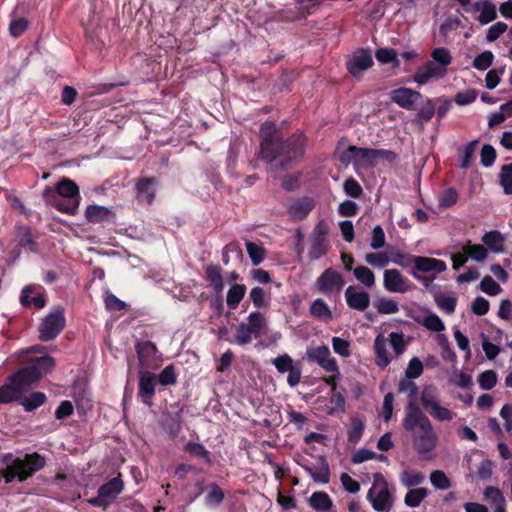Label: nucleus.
Returning a JSON list of instances; mask_svg holds the SVG:
<instances>
[{
	"instance_id": "obj_20",
	"label": "nucleus",
	"mask_w": 512,
	"mask_h": 512,
	"mask_svg": "<svg viewBox=\"0 0 512 512\" xmlns=\"http://www.w3.org/2000/svg\"><path fill=\"white\" fill-rule=\"evenodd\" d=\"M157 378L155 374L150 372H141L139 377V391L138 395L142 398V401L151 405V398L155 393V386Z\"/></svg>"
},
{
	"instance_id": "obj_10",
	"label": "nucleus",
	"mask_w": 512,
	"mask_h": 512,
	"mask_svg": "<svg viewBox=\"0 0 512 512\" xmlns=\"http://www.w3.org/2000/svg\"><path fill=\"white\" fill-rule=\"evenodd\" d=\"M65 323L64 310L61 307L53 308L39 324V339L44 342L55 339L64 329Z\"/></svg>"
},
{
	"instance_id": "obj_49",
	"label": "nucleus",
	"mask_w": 512,
	"mask_h": 512,
	"mask_svg": "<svg viewBox=\"0 0 512 512\" xmlns=\"http://www.w3.org/2000/svg\"><path fill=\"white\" fill-rule=\"evenodd\" d=\"M417 256H413L410 254H403L401 252H393L391 253L390 261L403 268H413L415 265V260Z\"/></svg>"
},
{
	"instance_id": "obj_64",
	"label": "nucleus",
	"mask_w": 512,
	"mask_h": 512,
	"mask_svg": "<svg viewBox=\"0 0 512 512\" xmlns=\"http://www.w3.org/2000/svg\"><path fill=\"white\" fill-rule=\"evenodd\" d=\"M332 348L335 353L342 357H349L351 354L349 341L340 337L332 338Z\"/></svg>"
},
{
	"instance_id": "obj_19",
	"label": "nucleus",
	"mask_w": 512,
	"mask_h": 512,
	"mask_svg": "<svg viewBox=\"0 0 512 512\" xmlns=\"http://www.w3.org/2000/svg\"><path fill=\"white\" fill-rule=\"evenodd\" d=\"M372 64L373 59L371 54L366 50H360L349 59L347 69L354 77H359L364 71L369 69Z\"/></svg>"
},
{
	"instance_id": "obj_33",
	"label": "nucleus",
	"mask_w": 512,
	"mask_h": 512,
	"mask_svg": "<svg viewBox=\"0 0 512 512\" xmlns=\"http://www.w3.org/2000/svg\"><path fill=\"white\" fill-rule=\"evenodd\" d=\"M428 496V490L424 487L410 489L405 497L404 503L411 508L418 507L421 502Z\"/></svg>"
},
{
	"instance_id": "obj_42",
	"label": "nucleus",
	"mask_w": 512,
	"mask_h": 512,
	"mask_svg": "<svg viewBox=\"0 0 512 512\" xmlns=\"http://www.w3.org/2000/svg\"><path fill=\"white\" fill-rule=\"evenodd\" d=\"M461 26L462 22L459 18L449 16L439 26V34L444 41H447L449 35Z\"/></svg>"
},
{
	"instance_id": "obj_31",
	"label": "nucleus",
	"mask_w": 512,
	"mask_h": 512,
	"mask_svg": "<svg viewBox=\"0 0 512 512\" xmlns=\"http://www.w3.org/2000/svg\"><path fill=\"white\" fill-rule=\"evenodd\" d=\"M205 274L214 290L221 293L224 288L221 268L218 265L209 264L205 268Z\"/></svg>"
},
{
	"instance_id": "obj_25",
	"label": "nucleus",
	"mask_w": 512,
	"mask_h": 512,
	"mask_svg": "<svg viewBox=\"0 0 512 512\" xmlns=\"http://www.w3.org/2000/svg\"><path fill=\"white\" fill-rule=\"evenodd\" d=\"M41 378L40 373L30 364L18 371L12 378L13 383L20 388V390L27 385H30Z\"/></svg>"
},
{
	"instance_id": "obj_16",
	"label": "nucleus",
	"mask_w": 512,
	"mask_h": 512,
	"mask_svg": "<svg viewBox=\"0 0 512 512\" xmlns=\"http://www.w3.org/2000/svg\"><path fill=\"white\" fill-rule=\"evenodd\" d=\"M136 351L141 366L145 368H156L160 364V355L156 346L150 341L138 342Z\"/></svg>"
},
{
	"instance_id": "obj_60",
	"label": "nucleus",
	"mask_w": 512,
	"mask_h": 512,
	"mask_svg": "<svg viewBox=\"0 0 512 512\" xmlns=\"http://www.w3.org/2000/svg\"><path fill=\"white\" fill-rule=\"evenodd\" d=\"M480 289L490 296L498 295L502 291L501 286L489 275L481 280Z\"/></svg>"
},
{
	"instance_id": "obj_29",
	"label": "nucleus",
	"mask_w": 512,
	"mask_h": 512,
	"mask_svg": "<svg viewBox=\"0 0 512 512\" xmlns=\"http://www.w3.org/2000/svg\"><path fill=\"white\" fill-rule=\"evenodd\" d=\"M254 334V338L260 337L267 329V321L259 311L251 312L245 322Z\"/></svg>"
},
{
	"instance_id": "obj_28",
	"label": "nucleus",
	"mask_w": 512,
	"mask_h": 512,
	"mask_svg": "<svg viewBox=\"0 0 512 512\" xmlns=\"http://www.w3.org/2000/svg\"><path fill=\"white\" fill-rule=\"evenodd\" d=\"M482 242L494 253L504 251L505 237L498 230L486 232L482 237Z\"/></svg>"
},
{
	"instance_id": "obj_55",
	"label": "nucleus",
	"mask_w": 512,
	"mask_h": 512,
	"mask_svg": "<svg viewBox=\"0 0 512 512\" xmlns=\"http://www.w3.org/2000/svg\"><path fill=\"white\" fill-rule=\"evenodd\" d=\"M20 396V388L14 385H4L0 387V404L9 403Z\"/></svg>"
},
{
	"instance_id": "obj_30",
	"label": "nucleus",
	"mask_w": 512,
	"mask_h": 512,
	"mask_svg": "<svg viewBox=\"0 0 512 512\" xmlns=\"http://www.w3.org/2000/svg\"><path fill=\"white\" fill-rule=\"evenodd\" d=\"M309 505L318 512H327L333 503L327 493L314 492L309 498Z\"/></svg>"
},
{
	"instance_id": "obj_26",
	"label": "nucleus",
	"mask_w": 512,
	"mask_h": 512,
	"mask_svg": "<svg viewBox=\"0 0 512 512\" xmlns=\"http://www.w3.org/2000/svg\"><path fill=\"white\" fill-rule=\"evenodd\" d=\"M85 217L88 222L100 223L103 221H109L113 217V213L104 206L89 205L86 208Z\"/></svg>"
},
{
	"instance_id": "obj_5",
	"label": "nucleus",
	"mask_w": 512,
	"mask_h": 512,
	"mask_svg": "<svg viewBox=\"0 0 512 512\" xmlns=\"http://www.w3.org/2000/svg\"><path fill=\"white\" fill-rule=\"evenodd\" d=\"M380 159L392 162L396 159V154L391 150L361 148L352 145L340 155L342 163L346 165L353 163L355 167L374 166Z\"/></svg>"
},
{
	"instance_id": "obj_40",
	"label": "nucleus",
	"mask_w": 512,
	"mask_h": 512,
	"mask_svg": "<svg viewBox=\"0 0 512 512\" xmlns=\"http://www.w3.org/2000/svg\"><path fill=\"white\" fill-rule=\"evenodd\" d=\"M311 314L319 319L330 320L332 319V312L325 301L321 298H318L313 301L310 306Z\"/></svg>"
},
{
	"instance_id": "obj_12",
	"label": "nucleus",
	"mask_w": 512,
	"mask_h": 512,
	"mask_svg": "<svg viewBox=\"0 0 512 512\" xmlns=\"http://www.w3.org/2000/svg\"><path fill=\"white\" fill-rule=\"evenodd\" d=\"M343 276L332 268L326 269L315 281V288L327 297L338 295L344 287Z\"/></svg>"
},
{
	"instance_id": "obj_59",
	"label": "nucleus",
	"mask_w": 512,
	"mask_h": 512,
	"mask_svg": "<svg viewBox=\"0 0 512 512\" xmlns=\"http://www.w3.org/2000/svg\"><path fill=\"white\" fill-rule=\"evenodd\" d=\"M483 495L484 498L488 500L493 507L506 502L501 490L494 486H488L484 490Z\"/></svg>"
},
{
	"instance_id": "obj_41",
	"label": "nucleus",
	"mask_w": 512,
	"mask_h": 512,
	"mask_svg": "<svg viewBox=\"0 0 512 512\" xmlns=\"http://www.w3.org/2000/svg\"><path fill=\"white\" fill-rule=\"evenodd\" d=\"M437 306L447 314H452L455 311L457 304V297L455 294H439L435 297Z\"/></svg>"
},
{
	"instance_id": "obj_57",
	"label": "nucleus",
	"mask_w": 512,
	"mask_h": 512,
	"mask_svg": "<svg viewBox=\"0 0 512 512\" xmlns=\"http://www.w3.org/2000/svg\"><path fill=\"white\" fill-rule=\"evenodd\" d=\"M425 328L433 332H441L445 329L443 321L435 313L427 314L422 321Z\"/></svg>"
},
{
	"instance_id": "obj_38",
	"label": "nucleus",
	"mask_w": 512,
	"mask_h": 512,
	"mask_svg": "<svg viewBox=\"0 0 512 512\" xmlns=\"http://www.w3.org/2000/svg\"><path fill=\"white\" fill-rule=\"evenodd\" d=\"M208 494L205 497L206 505L210 507H218L224 500V491L215 483L207 486Z\"/></svg>"
},
{
	"instance_id": "obj_13",
	"label": "nucleus",
	"mask_w": 512,
	"mask_h": 512,
	"mask_svg": "<svg viewBox=\"0 0 512 512\" xmlns=\"http://www.w3.org/2000/svg\"><path fill=\"white\" fill-rule=\"evenodd\" d=\"M383 286L391 293H407L414 288L413 283L404 277L398 269L384 271Z\"/></svg>"
},
{
	"instance_id": "obj_7",
	"label": "nucleus",
	"mask_w": 512,
	"mask_h": 512,
	"mask_svg": "<svg viewBox=\"0 0 512 512\" xmlns=\"http://www.w3.org/2000/svg\"><path fill=\"white\" fill-rule=\"evenodd\" d=\"M367 499L377 512H388L394 502L389 484L381 473L373 475V484L367 493Z\"/></svg>"
},
{
	"instance_id": "obj_45",
	"label": "nucleus",
	"mask_w": 512,
	"mask_h": 512,
	"mask_svg": "<svg viewBox=\"0 0 512 512\" xmlns=\"http://www.w3.org/2000/svg\"><path fill=\"white\" fill-rule=\"evenodd\" d=\"M365 262L374 268H384L391 261L390 257L385 252L367 253L365 255Z\"/></svg>"
},
{
	"instance_id": "obj_47",
	"label": "nucleus",
	"mask_w": 512,
	"mask_h": 512,
	"mask_svg": "<svg viewBox=\"0 0 512 512\" xmlns=\"http://www.w3.org/2000/svg\"><path fill=\"white\" fill-rule=\"evenodd\" d=\"M375 307L380 314H395L399 311L396 301L390 298H379L375 302Z\"/></svg>"
},
{
	"instance_id": "obj_37",
	"label": "nucleus",
	"mask_w": 512,
	"mask_h": 512,
	"mask_svg": "<svg viewBox=\"0 0 512 512\" xmlns=\"http://www.w3.org/2000/svg\"><path fill=\"white\" fill-rule=\"evenodd\" d=\"M246 293V287L243 284H234L232 287L228 290L227 293V306L230 309H235Z\"/></svg>"
},
{
	"instance_id": "obj_6",
	"label": "nucleus",
	"mask_w": 512,
	"mask_h": 512,
	"mask_svg": "<svg viewBox=\"0 0 512 512\" xmlns=\"http://www.w3.org/2000/svg\"><path fill=\"white\" fill-rule=\"evenodd\" d=\"M44 465L45 459L39 454H27L23 459H14L3 472V477L7 483L15 478H18L19 481H24L34 472L42 469Z\"/></svg>"
},
{
	"instance_id": "obj_14",
	"label": "nucleus",
	"mask_w": 512,
	"mask_h": 512,
	"mask_svg": "<svg viewBox=\"0 0 512 512\" xmlns=\"http://www.w3.org/2000/svg\"><path fill=\"white\" fill-rule=\"evenodd\" d=\"M306 355L309 362L318 364L326 372H337L338 364L326 345L308 348Z\"/></svg>"
},
{
	"instance_id": "obj_22",
	"label": "nucleus",
	"mask_w": 512,
	"mask_h": 512,
	"mask_svg": "<svg viewBox=\"0 0 512 512\" xmlns=\"http://www.w3.org/2000/svg\"><path fill=\"white\" fill-rule=\"evenodd\" d=\"M375 363L381 369L386 368L392 361V356L388 351V340L383 334L376 336L374 340Z\"/></svg>"
},
{
	"instance_id": "obj_17",
	"label": "nucleus",
	"mask_w": 512,
	"mask_h": 512,
	"mask_svg": "<svg viewBox=\"0 0 512 512\" xmlns=\"http://www.w3.org/2000/svg\"><path fill=\"white\" fill-rule=\"evenodd\" d=\"M328 250V242L326 239V231L324 226L319 223L314 228L311 235V246L309 249V258L317 260L326 254Z\"/></svg>"
},
{
	"instance_id": "obj_21",
	"label": "nucleus",
	"mask_w": 512,
	"mask_h": 512,
	"mask_svg": "<svg viewBox=\"0 0 512 512\" xmlns=\"http://www.w3.org/2000/svg\"><path fill=\"white\" fill-rule=\"evenodd\" d=\"M20 303L24 307L35 306L41 309L45 306L46 302L41 293L40 286H25L21 291Z\"/></svg>"
},
{
	"instance_id": "obj_63",
	"label": "nucleus",
	"mask_w": 512,
	"mask_h": 512,
	"mask_svg": "<svg viewBox=\"0 0 512 512\" xmlns=\"http://www.w3.org/2000/svg\"><path fill=\"white\" fill-rule=\"evenodd\" d=\"M423 373V364L417 357H413L408 364L405 371V376L408 379H416Z\"/></svg>"
},
{
	"instance_id": "obj_9",
	"label": "nucleus",
	"mask_w": 512,
	"mask_h": 512,
	"mask_svg": "<svg viewBox=\"0 0 512 512\" xmlns=\"http://www.w3.org/2000/svg\"><path fill=\"white\" fill-rule=\"evenodd\" d=\"M446 269L447 265L442 260L417 256L415 265L409 273L424 286L428 287L434 281L436 275L446 271Z\"/></svg>"
},
{
	"instance_id": "obj_32",
	"label": "nucleus",
	"mask_w": 512,
	"mask_h": 512,
	"mask_svg": "<svg viewBox=\"0 0 512 512\" xmlns=\"http://www.w3.org/2000/svg\"><path fill=\"white\" fill-rule=\"evenodd\" d=\"M354 277L366 288H372L375 285V274L366 266H357L353 269Z\"/></svg>"
},
{
	"instance_id": "obj_2",
	"label": "nucleus",
	"mask_w": 512,
	"mask_h": 512,
	"mask_svg": "<svg viewBox=\"0 0 512 512\" xmlns=\"http://www.w3.org/2000/svg\"><path fill=\"white\" fill-rule=\"evenodd\" d=\"M403 427L412 433L413 447L425 459H430L431 452L436 448L438 437L433 430L429 418L416 403L409 402L406 406Z\"/></svg>"
},
{
	"instance_id": "obj_24",
	"label": "nucleus",
	"mask_w": 512,
	"mask_h": 512,
	"mask_svg": "<svg viewBox=\"0 0 512 512\" xmlns=\"http://www.w3.org/2000/svg\"><path fill=\"white\" fill-rule=\"evenodd\" d=\"M155 178H142L136 184V195L138 200L151 204L155 198Z\"/></svg>"
},
{
	"instance_id": "obj_23",
	"label": "nucleus",
	"mask_w": 512,
	"mask_h": 512,
	"mask_svg": "<svg viewBox=\"0 0 512 512\" xmlns=\"http://www.w3.org/2000/svg\"><path fill=\"white\" fill-rule=\"evenodd\" d=\"M473 12H479L477 20L482 24H488L497 18L496 6L488 0H479L471 8Z\"/></svg>"
},
{
	"instance_id": "obj_50",
	"label": "nucleus",
	"mask_w": 512,
	"mask_h": 512,
	"mask_svg": "<svg viewBox=\"0 0 512 512\" xmlns=\"http://www.w3.org/2000/svg\"><path fill=\"white\" fill-rule=\"evenodd\" d=\"M431 484L439 490H447L451 487V481L441 470H435L430 474Z\"/></svg>"
},
{
	"instance_id": "obj_44",
	"label": "nucleus",
	"mask_w": 512,
	"mask_h": 512,
	"mask_svg": "<svg viewBox=\"0 0 512 512\" xmlns=\"http://www.w3.org/2000/svg\"><path fill=\"white\" fill-rule=\"evenodd\" d=\"M364 431V422L359 417H354L351 419V424L348 429V441L350 443H357Z\"/></svg>"
},
{
	"instance_id": "obj_61",
	"label": "nucleus",
	"mask_w": 512,
	"mask_h": 512,
	"mask_svg": "<svg viewBox=\"0 0 512 512\" xmlns=\"http://www.w3.org/2000/svg\"><path fill=\"white\" fill-rule=\"evenodd\" d=\"M398 391L400 393H407L410 397L409 402L415 403L417 394H418V388L417 385L411 381V379H401L398 384Z\"/></svg>"
},
{
	"instance_id": "obj_46",
	"label": "nucleus",
	"mask_w": 512,
	"mask_h": 512,
	"mask_svg": "<svg viewBox=\"0 0 512 512\" xmlns=\"http://www.w3.org/2000/svg\"><path fill=\"white\" fill-rule=\"evenodd\" d=\"M45 401L46 395L43 392H34L22 401V405L26 411L30 412L43 405Z\"/></svg>"
},
{
	"instance_id": "obj_56",
	"label": "nucleus",
	"mask_w": 512,
	"mask_h": 512,
	"mask_svg": "<svg viewBox=\"0 0 512 512\" xmlns=\"http://www.w3.org/2000/svg\"><path fill=\"white\" fill-rule=\"evenodd\" d=\"M185 450L191 455L210 463V453L204 445L195 442H188L185 446Z\"/></svg>"
},
{
	"instance_id": "obj_8",
	"label": "nucleus",
	"mask_w": 512,
	"mask_h": 512,
	"mask_svg": "<svg viewBox=\"0 0 512 512\" xmlns=\"http://www.w3.org/2000/svg\"><path fill=\"white\" fill-rule=\"evenodd\" d=\"M420 402L423 409L436 421H452L455 413L447 407L440 404V396L434 385L423 387Z\"/></svg>"
},
{
	"instance_id": "obj_51",
	"label": "nucleus",
	"mask_w": 512,
	"mask_h": 512,
	"mask_svg": "<svg viewBox=\"0 0 512 512\" xmlns=\"http://www.w3.org/2000/svg\"><path fill=\"white\" fill-rule=\"evenodd\" d=\"M253 337L254 334L245 322H242L238 325L235 333V342L238 345L243 346L249 344Z\"/></svg>"
},
{
	"instance_id": "obj_3",
	"label": "nucleus",
	"mask_w": 512,
	"mask_h": 512,
	"mask_svg": "<svg viewBox=\"0 0 512 512\" xmlns=\"http://www.w3.org/2000/svg\"><path fill=\"white\" fill-rule=\"evenodd\" d=\"M43 198L59 211L74 215L79 207V188L72 180L63 179L55 189L46 188L43 191Z\"/></svg>"
},
{
	"instance_id": "obj_39",
	"label": "nucleus",
	"mask_w": 512,
	"mask_h": 512,
	"mask_svg": "<svg viewBox=\"0 0 512 512\" xmlns=\"http://www.w3.org/2000/svg\"><path fill=\"white\" fill-rule=\"evenodd\" d=\"M462 250L464 253H467L471 259L477 262H483L488 256V251L484 246L480 244L472 245L471 241H468L466 245H463Z\"/></svg>"
},
{
	"instance_id": "obj_52",
	"label": "nucleus",
	"mask_w": 512,
	"mask_h": 512,
	"mask_svg": "<svg viewBox=\"0 0 512 512\" xmlns=\"http://www.w3.org/2000/svg\"><path fill=\"white\" fill-rule=\"evenodd\" d=\"M246 249L254 265H259L264 260L265 250L262 245L248 241L246 242Z\"/></svg>"
},
{
	"instance_id": "obj_1",
	"label": "nucleus",
	"mask_w": 512,
	"mask_h": 512,
	"mask_svg": "<svg viewBox=\"0 0 512 512\" xmlns=\"http://www.w3.org/2000/svg\"><path fill=\"white\" fill-rule=\"evenodd\" d=\"M260 157L267 163L285 168L291 161L301 158L305 151V137L293 135L286 141L278 136V129L272 122H265L260 128Z\"/></svg>"
},
{
	"instance_id": "obj_53",
	"label": "nucleus",
	"mask_w": 512,
	"mask_h": 512,
	"mask_svg": "<svg viewBox=\"0 0 512 512\" xmlns=\"http://www.w3.org/2000/svg\"><path fill=\"white\" fill-rule=\"evenodd\" d=\"M478 383L482 390H491L497 384V374L494 370H486L478 376Z\"/></svg>"
},
{
	"instance_id": "obj_34",
	"label": "nucleus",
	"mask_w": 512,
	"mask_h": 512,
	"mask_svg": "<svg viewBox=\"0 0 512 512\" xmlns=\"http://www.w3.org/2000/svg\"><path fill=\"white\" fill-rule=\"evenodd\" d=\"M478 140L467 143L463 148L458 150L460 168L467 169L471 166L473 154L476 151Z\"/></svg>"
},
{
	"instance_id": "obj_62",
	"label": "nucleus",
	"mask_w": 512,
	"mask_h": 512,
	"mask_svg": "<svg viewBox=\"0 0 512 512\" xmlns=\"http://www.w3.org/2000/svg\"><path fill=\"white\" fill-rule=\"evenodd\" d=\"M273 365L279 373H286L294 367L293 359L288 354L280 355L272 360Z\"/></svg>"
},
{
	"instance_id": "obj_15",
	"label": "nucleus",
	"mask_w": 512,
	"mask_h": 512,
	"mask_svg": "<svg viewBox=\"0 0 512 512\" xmlns=\"http://www.w3.org/2000/svg\"><path fill=\"white\" fill-rule=\"evenodd\" d=\"M345 301L349 308L365 311L370 305V294L356 286L350 285L345 289Z\"/></svg>"
},
{
	"instance_id": "obj_4",
	"label": "nucleus",
	"mask_w": 512,
	"mask_h": 512,
	"mask_svg": "<svg viewBox=\"0 0 512 512\" xmlns=\"http://www.w3.org/2000/svg\"><path fill=\"white\" fill-rule=\"evenodd\" d=\"M432 60L427 61L418 68L413 80L419 85H425L432 80L444 77L447 67L452 63L451 52L445 47L434 48L431 52Z\"/></svg>"
},
{
	"instance_id": "obj_36",
	"label": "nucleus",
	"mask_w": 512,
	"mask_h": 512,
	"mask_svg": "<svg viewBox=\"0 0 512 512\" xmlns=\"http://www.w3.org/2000/svg\"><path fill=\"white\" fill-rule=\"evenodd\" d=\"M305 471L312 477L315 482L327 484L330 481L329 466L324 458H321V466L317 470L305 467Z\"/></svg>"
},
{
	"instance_id": "obj_35",
	"label": "nucleus",
	"mask_w": 512,
	"mask_h": 512,
	"mask_svg": "<svg viewBox=\"0 0 512 512\" xmlns=\"http://www.w3.org/2000/svg\"><path fill=\"white\" fill-rule=\"evenodd\" d=\"M399 478L401 484L407 488L418 486L425 481V475L414 470L402 471Z\"/></svg>"
},
{
	"instance_id": "obj_27",
	"label": "nucleus",
	"mask_w": 512,
	"mask_h": 512,
	"mask_svg": "<svg viewBox=\"0 0 512 512\" xmlns=\"http://www.w3.org/2000/svg\"><path fill=\"white\" fill-rule=\"evenodd\" d=\"M313 207L314 201L311 198L304 197L289 207V213L294 219L302 220L311 212Z\"/></svg>"
},
{
	"instance_id": "obj_43",
	"label": "nucleus",
	"mask_w": 512,
	"mask_h": 512,
	"mask_svg": "<svg viewBox=\"0 0 512 512\" xmlns=\"http://www.w3.org/2000/svg\"><path fill=\"white\" fill-rule=\"evenodd\" d=\"M31 365L35 368L40 376L49 373L55 366V360L50 356H42L32 360Z\"/></svg>"
},
{
	"instance_id": "obj_18",
	"label": "nucleus",
	"mask_w": 512,
	"mask_h": 512,
	"mask_svg": "<svg viewBox=\"0 0 512 512\" xmlns=\"http://www.w3.org/2000/svg\"><path fill=\"white\" fill-rule=\"evenodd\" d=\"M422 95L410 88H398L392 91L391 100L401 108L414 110Z\"/></svg>"
},
{
	"instance_id": "obj_58",
	"label": "nucleus",
	"mask_w": 512,
	"mask_h": 512,
	"mask_svg": "<svg viewBox=\"0 0 512 512\" xmlns=\"http://www.w3.org/2000/svg\"><path fill=\"white\" fill-rule=\"evenodd\" d=\"M375 57L377 61L382 64L393 63L395 66H398L399 64L397 53L394 49L391 48H382L377 50Z\"/></svg>"
},
{
	"instance_id": "obj_11",
	"label": "nucleus",
	"mask_w": 512,
	"mask_h": 512,
	"mask_svg": "<svg viewBox=\"0 0 512 512\" xmlns=\"http://www.w3.org/2000/svg\"><path fill=\"white\" fill-rule=\"evenodd\" d=\"M124 483L121 479V475L114 477L108 482L101 485L98 489L96 497L88 499V503L94 507H100L107 509L123 491Z\"/></svg>"
},
{
	"instance_id": "obj_54",
	"label": "nucleus",
	"mask_w": 512,
	"mask_h": 512,
	"mask_svg": "<svg viewBox=\"0 0 512 512\" xmlns=\"http://www.w3.org/2000/svg\"><path fill=\"white\" fill-rule=\"evenodd\" d=\"M389 343L393 349L395 357L402 355L406 348L404 335L398 332H391L389 334Z\"/></svg>"
},
{
	"instance_id": "obj_48",
	"label": "nucleus",
	"mask_w": 512,
	"mask_h": 512,
	"mask_svg": "<svg viewBox=\"0 0 512 512\" xmlns=\"http://www.w3.org/2000/svg\"><path fill=\"white\" fill-rule=\"evenodd\" d=\"M493 60L494 54L486 50L474 58L472 66L479 71H485L491 66Z\"/></svg>"
}]
</instances>
